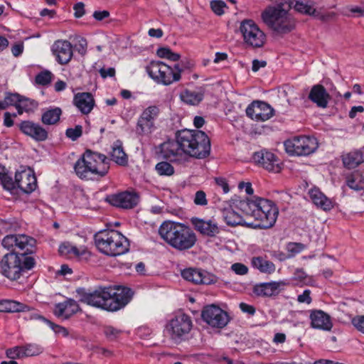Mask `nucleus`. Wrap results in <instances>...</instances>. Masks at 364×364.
I'll return each instance as SVG.
<instances>
[{
    "instance_id": "1",
    "label": "nucleus",
    "mask_w": 364,
    "mask_h": 364,
    "mask_svg": "<svg viewBox=\"0 0 364 364\" xmlns=\"http://www.w3.org/2000/svg\"><path fill=\"white\" fill-rule=\"evenodd\" d=\"M130 289L118 287H99L92 292L81 296V301L87 305L107 311H117L124 307L131 300Z\"/></svg>"
},
{
    "instance_id": "2",
    "label": "nucleus",
    "mask_w": 364,
    "mask_h": 364,
    "mask_svg": "<svg viewBox=\"0 0 364 364\" xmlns=\"http://www.w3.org/2000/svg\"><path fill=\"white\" fill-rule=\"evenodd\" d=\"M292 4L290 0H282L276 6H269L262 11L263 22L274 35L283 36L294 30L295 20L288 12Z\"/></svg>"
},
{
    "instance_id": "3",
    "label": "nucleus",
    "mask_w": 364,
    "mask_h": 364,
    "mask_svg": "<svg viewBox=\"0 0 364 364\" xmlns=\"http://www.w3.org/2000/svg\"><path fill=\"white\" fill-rule=\"evenodd\" d=\"M238 205L245 215L255 219V223L248 224L249 226L267 229L272 227L277 220L278 209L269 200L257 198L242 200Z\"/></svg>"
},
{
    "instance_id": "4",
    "label": "nucleus",
    "mask_w": 364,
    "mask_h": 364,
    "mask_svg": "<svg viewBox=\"0 0 364 364\" xmlns=\"http://www.w3.org/2000/svg\"><path fill=\"white\" fill-rule=\"evenodd\" d=\"M159 234L168 245L178 251L190 250L197 242L193 230L180 223L164 222L159 228Z\"/></svg>"
},
{
    "instance_id": "5",
    "label": "nucleus",
    "mask_w": 364,
    "mask_h": 364,
    "mask_svg": "<svg viewBox=\"0 0 364 364\" xmlns=\"http://www.w3.org/2000/svg\"><path fill=\"white\" fill-rule=\"evenodd\" d=\"M74 169L80 178L92 180L105 176L109 165L105 155L88 149L76 161Z\"/></svg>"
},
{
    "instance_id": "6",
    "label": "nucleus",
    "mask_w": 364,
    "mask_h": 364,
    "mask_svg": "<svg viewBox=\"0 0 364 364\" xmlns=\"http://www.w3.org/2000/svg\"><path fill=\"white\" fill-rule=\"evenodd\" d=\"M176 139L184 154L197 159H203L210 154V141L207 134L198 130L184 129L178 132Z\"/></svg>"
},
{
    "instance_id": "7",
    "label": "nucleus",
    "mask_w": 364,
    "mask_h": 364,
    "mask_svg": "<svg viewBox=\"0 0 364 364\" xmlns=\"http://www.w3.org/2000/svg\"><path fill=\"white\" fill-rule=\"evenodd\" d=\"M98 250L109 256H117L127 252L129 241L119 232L114 230H103L95 235Z\"/></svg>"
},
{
    "instance_id": "8",
    "label": "nucleus",
    "mask_w": 364,
    "mask_h": 364,
    "mask_svg": "<svg viewBox=\"0 0 364 364\" xmlns=\"http://www.w3.org/2000/svg\"><path fill=\"white\" fill-rule=\"evenodd\" d=\"M34 259L24 253L11 252L6 254L0 263L1 273L10 280L20 278L25 269L34 266Z\"/></svg>"
},
{
    "instance_id": "9",
    "label": "nucleus",
    "mask_w": 364,
    "mask_h": 364,
    "mask_svg": "<svg viewBox=\"0 0 364 364\" xmlns=\"http://www.w3.org/2000/svg\"><path fill=\"white\" fill-rule=\"evenodd\" d=\"M146 70L153 80L164 85L179 81L183 70L178 63L172 68L160 61L151 62Z\"/></svg>"
},
{
    "instance_id": "10",
    "label": "nucleus",
    "mask_w": 364,
    "mask_h": 364,
    "mask_svg": "<svg viewBox=\"0 0 364 364\" xmlns=\"http://www.w3.org/2000/svg\"><path fill=\"white\" fill-rule=\"evenodd\" d=\"M286 151L292 156H308L318 147L317 139L313 136H294L285 141Z\"/></svg>"
},
{
    "instance_id": "11",
    "label": "nucleus",
    "mask_w": 364,
    "mask_h": 364,
    "mask_svg": "<svg viewBox=\"0 0 364 364\" xmlns=\"http://www.w3.org/2000/svg\"><path fill=\"white\" fill-rule=\"evenodd\" d=\"M240 31L242 35L244 42L247 46L253 48H260L264 44L266 36L253 21L245 20L242 21Z\"/></svg>"
},
{
    "instance_id": "12",
    "label": "nucleus",
    "mask_w": 364,
    "mask_h": 364,
    "mask_svg": "<svg viewBox=\"0 0 364 364\" xmlns=\"http://www.w3.org/2000/svg\"><path fill=\"white\" fill-rule=\"evenodd\" d=\"M201 317L208 325L215 328H223L230 321L228 313L214 304L205 306L201 312Z\"/></svg>"
},
{
    "instance_id": "13",
    "label": "nucleus",
    "mask_w": 364,
    "mask_h": 364,
    "mask_svg": "<svg viewBox=\"0 0 364 364\" xmlns=\"http://www.w3.org/2000/svg\"><path fill=\"white\" fill-rule=\"evenodd\" d=\"M159 114V108L153 105L146 108L139 117L136 126V133L139 136H145L151 133L154 129V120Z\"/></svg>"
},
{
    "instance_id": "14",
    "label": "nucleus",
    "mask_w": 364,
    "mask_h": 364,
    "mask_svg": "<svg viewBox=\"0 0 364 364\" xmlns=\"http://www.w3.org/2000/svg\"><path fill=\"white\" fill-rule=\"evenodd\" d=\"M192 328L191 318L185 314H178L175 316L166 326L167 331L172 338H181L187 334Z\"/></svg>"
},
{
    "instance_id": "15",
    "label": "nucleus",
    "mask_w": 364,
    "mask_h": 364,
    "mask_svg": "<svg viewBox=\"0 0 364 364\" xmlns=\"http://www.w3.org/2000/svg\"><path fill=\"white\" fill-rule=\"evenodd\" d=\"M160 147L162 157L170 161L181 163L187 159L178 139L176 141H166Z\"/></svg>"
},
{
    "instance_id": "16",
    "label": "nucleus",
    "mask_w": 364,
    "mask_h": 364,
    "mask_svg": "<svg viewBox=\"0 0 364 364\" xmlns=\"http://www.w3.org/2000/svg\"><path fill=\"white\" fill-rule=\"evenodd\" d=\"M246 114L253 120L264 122L273 116L274 109L266 102L255 101L247 107Z\"/></svg>"
},
{
    "instance_id": "17",
    "label": "nucleus",
    "mask_w": 364,
    "mask_h": 364,
    "mask_svg": "<svg viewBox=\"0 0 364 364\" xmlns=\"http://www.w3.org/2000/svg\"><path fill=\"white\" fill-rule=\"evenodd\" d=\"M253 160L270 172L279 173L282 169L279 160L273 153L268 151L262 150L255 152Z\"/></svg>"
},
{
    "instance_id": "18",
    "label": "nucleus",
    "mask_w": 364,
    "mask_h": 364,
    "mask_svg": "<svg viewBox=\"0 0 364 364\" xmlns=\"http://www.w3.org/2000/svg\"><path fill=\"white\" fill-rule=\"evenodd\" d=\"M183 278L195 284H210L216 282L215 277L206 272L187 268L181 272Z\"/></svg>"
},
{
    "instance_id": "19",
    "label": "nucleus",
    "mask_w": 364,
    "mask_h": 364,
    "mask_svg": "<svg viewBox=\"0 0 364 364\" xmlns=\"http://www.w3.org/2000/svg\"><path fill=\"white\" fill-rule=\"evenodd\" d=\"M309 318L313 328L329 331L333 327L331 316L322 310L310 311Z\"/></svg>"
},
{
    "instance_id": "20",
    "label": "nucleus",
    "mask_w": 364,
    "mask_h": 364,
    "mask_svg": "<svg viewBox=\"0 0 364 364\" xmlns=\"http://www.w3.org/2000/svg\"><path fill=\"white\" fill-rule=\"evenodd\" d=\"M19 128L24 134L36 141H43L48 139V132L38 124L23 121L20 124Z\"/></svg>"
},
{
    "instance_id": "21",
    "label": "nucleus",
    "mask_w": 364,
    "mask_h": 364,
    "mask_svg": "<svg viewBox=\"0 0 364 364\" xmlns=\"http://www.w3.org/2000/svg\"><path fill=\"white\" fill-rule=\"evenodd\" d=\"M139 196L134 193L122 192L113 195L109 198V203L116 207L130 209L137 205Z\"/></svg>"
},
{
    "instance_id": "22",
    "label": "nucleus",
    "mask_w": 364,
    "mask_h": 364,
    "mask_svg": "<svg viewBox=\"0 0 364 364\" xmlns=\"http://www.w3.org/2000/svg\"><path fill=\"white\" fill-rule=\"evenodd\" d=\"M16 185L23 192L31 193L36 188V178L30 171L16 172L15 175Z\"/></svg>"
},
{
    "instance_id": "23",
    "label": "nucleus",
    "mask_w": 364,
    "mask_h": 364,
    "mask_svg": "<svg viewBox=\"0 0 364 364\" xmlns=\"http://www.w3.org/2000/svg\"><path fill=\"white\" fill-rule=\"evenodd\" d=\"M53 54L60 64L68 63L72 58V45L68 41H57L52 47Z\"/></svg>"
},
{
    "instance_id": "24",
    "label": "nucleus",
    "mask_w": 364,
    "mask_h": 364,
    "mask_svg": "<svg viewBox=\"0 0 364 364\" xmlns=\"http://www.w3.org/2000/svg\"><path fill=\"white\" fill-rule=\"evenodd\" d=\"M308 98L321 108L327 107L328 102L331 100L330 95L328 93L326 88L319 84L315 85L311 87Z\"/></svg>"
},
{
    "instance_id": "25",
    "label": "nucleus",
    "mask_w": 364,
    "mask_h": 364,
    "mask_svg": "<svg viewBox=\"0 0 364 364\" xmlns=\"http://www.w3.org/2000/svg\"><path fill=\"white\" fill-rule=\"evenodd\" d=\"M309 196L313 203L323 211H330L334 207L333 200L328 198L318 188H311L309 191Z\"/></svg>"
},
{
    "instance_id": "26",
    "label": "nucleus",
    "mask_w": 364,
    "mask_h": 364,
    "mask_svg": "<svg viewBox=\"0 0 364 364\" xmlns=\"http://www.w3.org/2000/svg\"><path fill=\"white\" fill-rule=\"evenodd\" d=\"M191 223L195 229L203 235L214 237L219 233V228L213 220H204L196 218L191 219Z\"/></svg>"
},
{
    "instance_id": "27",
    "label": "nucleus",
    "mask_w": 364,
    "mask_h": 364,
    "mask_svg": "<svg viewBox=\"0 0 364 364\" xmlns=\"http://www.w3.org/2000/svg\"><path fill=\"white\" fill-rule=\"evenodd\" d=\"M284 286L282 282L263 283L256 285L254 292L259 296H272L278 294Z\"/></svg>"
},
{
    "instance_id": "28",
    "label": "nucleus",
    "mask_w": 364,
    "mask_h": 364,
    "mask_svg": "<svg viewBox=\"0 0 364 364\" xmlns=\"http://www.w3.org/2000/svg\"><path fill=\"white\" fill-rule=\"evenodd\" d=\"M74 105L83 114L90 113L94 107L95 100L90 92L77 93L74 97Z\"/></svg>"
},
{
    "instance_id": "29",
    "label": "nucleus",
    "mask_w": 364,
    "mask_h": 364,
    "mask_svg": "<svg viewBox=\"0 0 364 364\" xmlns=\"http://www.w3.org/2000/svg\"><path fill=\"white\" fill-rule=\"evenodd\" d=\"M80 310L79 305L73 299H68L55 305L54 314L58 317L68 318Z\"/></svg>"
},
{
    "instance_id": "30",
    "label": "nucleus",
    "mask_w": 364,
    "mask_h": 364,
    "mask_svg": "<svg viewBox=\"0 0 364 364\" xmlns=\"http://www.w3.org/2000/svg\"><path fill=\"white\" fill-rule=\"evenodd\" d=\"M343 163L348 168H353L364 162V149L354 150L342 156Z\"/></svg>"
},
{
    "instance_id": "31",
    "label": "nucleus",
    "mask_w": 364,
    "mask_h": 364,
    "mask_svg": "<svg viewBox=\"0 0 364 364\" xmlns=\"http://www.w3.org/2000/svg\"><path fill=\"white\" fill-rule=\"evenodd\" d=\"M291 1V0H290ZM293 7L297 12L309 15V16H318V11H317L315 5L316 3L311 0H298L295 2L292 1Z\"/></svg>"
},
{
    "instance_id": "32",
    "label": "nucleus",
    "mask_w": 364,
    "mask_h": 364,
    "mask_svg": "<svg viewBox=\"0 0 364 364\" xmlns=\"http://www.w3.org/2000/svg\"><path fill=\"white\" fill-rule=\"evenodd\" d=\"M203 91L195 92L188 89L184 90L179 95V97L182 102L193 106L198 105L203 100Z\"/></svg>"
},
{
    "instance_id": "33",
    "label": "nucleus",
    "mask_w": 364,
    "mask_h": 364,
    "mask_svg": "<svg viewBox=\"0 0 364 364\" xmlns=\"http://www.w3.org/2000/svg\"><path fill=\"white\" fill-rule=\"evenodd\" d=\"M127 155L124 151L122 142L117 141L112 146L111 159L116 164L124 166L127 164Z\"/></svg>"
},
{
    "instance_id": "34",
    "label": "nucleus",
    "mask_w": 364,
    "mask_h": 364,
    "mask_svg": "<svg viewBox=\"0 0 364 364\" xmlns=\"http://www.w3.org/2000/svg\"><path fill=\"white\" fill-rule=\"evenodd\" d=\"M26 309H28V307L27 306L14 300L0 301L1 312L24 311Z\"/></svg>"
},
{
    "instance_id": "35",
    "label": "nucleus",
    "mask_w": 364,
    "mask_h": 364,
    "mask_svg": "<svg viewBox=\"0 0 364 364\" xmlns=\"http://www.w3.org/2000/svg\"><path fill=\"white\" fill-rule=\"evenodd\" d=\"M36 240L26 235H18L16 236V248L20 250H25L23 252L26 256L28 252H31V249L34 247Z\"/></svg>"
},
{
    "instance_id": "36",
    "label": "nucleus",
    "mask_w": 364,
    "mask_h": 364,
    "mask_svg": "<svg viewBox=\"0 0 364 364\" xmlns=\"http://www.w3.org/2000/svg\"><path fill=\"white\" fill-rule=\"evenodd\" d=\"M346 184L355 191L364 189V176L359 172H354L346 177Z\"/></svg>"
},
{
    "instance_id": "37",
    "label": "nucleus",
    "mask_w": 364,
    "mask_h": 364,
    "mask_svg": "<svg viewBox=\"0 0 364 364\" xmlns=\"http://www.w3.org/2000/svg\"><path fill=\"white\" fill-rule=\"evenodd\" d=\"M61 114L62 110L59 107L48 109L42 114L41 121L44 124H55L60 120Z\"/></svg>"
},
{
    "instance_id": "38",
    "label": "nucleus",
    "mask_w": 364,
    "mask_h": 364,
    "mask_svg": "<svg viewBox=\"0 0 364 364\" xmlns=\"http://www.w3.org/2000/svg\"><path fill=\"white\" fill-rule=\"evenodd\" d=\"M252 266L263 273H272L275 270L274 264L268 260L260 257H253L252 259Z\"/></svg>"
},
{
    "instance_id": "39",
    "label": "nucleus",
    "mask_w": 364,
    "mask_h": 364,
    "mask_svg": "<svg viewBox=\"0 0 364 364\" xmlns=\"http://www.w3.org/2000/svg\"><path fill=\"white\" fill-rule=\"evenodd\" d=\"M224 219L227 224L232 226L247 223L243 218L233 210H228L224 212Z\"/></svg>"
},
{
    "instance_id": "40",
    "label": "nucleus",
    "mask_w": 364,
    "mask_h": 364,
    "mask_svg": "<svg viewBox=\"0 0 364 364\" xmlns=\"http://www.w3.org/2000/svg\"><path fill=\"white\" fill-rule=\"evenodd\" d=\"M23 357L37 356L43 353V348L36 343L21 346Z\"/></svg>"
},
{
    "instance_id": "41",
    "label": "nucleus",
    "mask_w": 364,
    "mask_h": 364,
    "mask_svg": "<svg viewBox=\"0 0 364 364\" xmlns=\"http://www.w3.org/2000/svg\"><path fill=\"white\" fill-rule=\"evenodd\" d=\"M59 252L62 255H74L77 257L84 255L85 251L82 250L80 251L76 247L71 245L70 243H63L59 247Z\"/></svg>"
},
{
    "instance_id": "42",
    "label": "nucleus",
    "mask_w": 364,
    "mask_h": 364,
    "mask_svg": "<svg viewBox=\"0 0 364 364\" xmlns=\"http://www.w3.org/2000/svg\"><path fill=\"white\" fill-rule=\"evenodd\" d=\"M157 55L161 58H166L169 60L176 62L179 60L181 55L177 53H173L168 48H160L157 50Z\"/></svg>"
},
{
    "instance_id": "43",
    "label": "nucleus",
    "mask_w": 364,
    "mask_h": 364,
    "mask_svg": "<svg viewBox=\"0 0 364 364\" xmlns=\"http://www.w3.org/2000/svg\"><path fill=\"white\" fill-rule=\"evenodd\" d=\"M156 170L160 175L171 176L174 173L173 167L168 162H160L156 166Z\"/></svg>"
},
{
    "instance_id": "44",
    "label": "nucleus",
    "mask_w": 364,
    "mask_h": 364,
    "mask_svg": "<svg viewBox=\"0 0 364 364\" xmlns=\"http://www.w3.org/2000/svg\"><path fill=\"white\" fill-rule=\"evenodd\" d=\"M120 329L114 328L112 326H107L104 328V333L109 341H115L122 334Z\"/></svg>"
},
{
    "instance_id": "45",
    "label": "nucleus",
    "mask_w": 364,
    "mask_h": 364,
    "mask_svg": "<svg viewBox=\"0 0 364 364\" xmlns=\"http://www.w3.org/2000/svg\"><path fill=\"white\" fill-rule=\"evenodd\" d=\"M210 7L216 15L221 16L224 14V9L227 5L221 0H213L210 1Z\"/></svg>"
},
{
    "instance_id": "46",
    "label": "nucleus",
    "mask_w": 364,
    "mask_h": 364,
    "mask_svg": "<svg viewBox=\"0 0 364 364\" xmlns=\"http://www.w3.org/2000/svg\"><path fill=\"white\" fill-rule=\"evenodd\" d=\"M82 134V127L81 125H76L75 128H69L66 130V136L75 141Z\"/></svg>"
},
{
    "instance_id": "47",
    "label": "nucleus",
    "mask_w": 364,
    "mask_h": 364,
    "mask_svg": "<svg viewBox=\"0 0 364 364\" xmlns=\"http://www.w3.org/2000/svg\"><path fill=\"white\" fill-rule=\"evenodd\" d=\"M353 327L361 333L364 334V315H358L351 319Z\"/></svg>"
},
{
    "instance_id": "48",
    "label": "nucleus",
    "mask_w": 364,
    "mask_h": 364,
    "mask_svg": "<svg viewBox=\"0 0 364 364\" xmlns=\"http://www.w3.org/2000/svg\"><path fill=\"white\" fill-rule=\"evenodd\" d=\"M52 74L49 71H44L36 77V82L37 84L45 85L48 84L51 80Z\"/></svg>"
},
{
    "instance_id": "49",
    "label": "nucleus",
    "mask_w": 364,
    "mask_h": 364,
    "mask_svg": "<svg viewBox=\"0 0 364 364\" xmlns=\"http://www.w3.org/2000/svg\"><path fill=\"white\" fill-rule=\"evenodd\" d=\"M6 354L8 358L13 359V360L23 358L21 346H16V347L8 349L6 352Z\"/></svg>"
},
{
    "instance_id": "50",
    "label": "nucleus",
    "mask_w": 364,
    "mask_h": 364,
    "mask_svg": "<svg viewBox=\"0 0 364 364\" xmlns=\"http://www.w3.org/2000/svg\"><path fill=\"white\" fill-rule=\"evenodd\" d=\"M33 102L27 100V99H22L21 96H19V101H18V104L16 105V107L18 110V113L19 114H22L23 112H28V105H33Z\"/></svg>"
},
{
    "instance_id": "51",
    "label": "nucleus",
    "mask_w": 364,
    "mask_h": 364,
    "mask_svg": "<svg viewBox=\"0 0 364 364\" xmlns=\"http://www.w3.org/2000/svg\"><path fill=\"white\" fill-rule=\"evenodd\" d=\"M19 95L18 94H9L6 96L4 100L3 101L4 106H5V109L9 106L16 105L18 104V101H19Z\"/></svg>"
},
{
    "instance_id": "52",
    "label": "nucleus",
    "mask_w": 364,
    "mask_h": 364,
    "mask_svg": "<svg viewBox=\"0 0 364 364\" xmlns=\"http://www.w3.org/2000/svg\"><path fill=\"white\" fill-rule=\"evenodd\" d=\"M16 236L15 235H9L6 236L2 240V245L9 250L12 247H16Z\"/></svg>"
},
{
    "instance_id": "53",
    "label": "nucleus",
    "mask_w": 364,
    "mask_h": 364,
    "mask_svg": "<svg viewBox=\"0 0 364 364\" xmlns=\"http://www.w3.org/2000/svg\"><path fill=\"white\" fill-rule=\"evenodd\" d=\"M48 325L51 328V329L53 330V331L55 333L62 335L63 337H67L69 334L68 329L61 326L53 323L50 320L49 321H48Z\"/></svg>"
},
{
    "instance_id": "54",
    "label": "nucleus",
    "mask_w": 364,
    "mask_h": 364,
    "mask_svg": "<svg viewBox=\"0 0 364 364\" xmlns=\"http://www.w3.org/2000/svg\"><path fill=\"white\" fill-rule=\"evenodd\" d=\"M194 203L198 205H206L208 200L206 199L205 193L203 191H198L195 194Z\"/></svg>"
},
{
    "instance_id": "55",
    "label": "nucleus",
    "mask_w": 364,
    "mask_h": 364,
    "mask_svg": "<svg viewBox=\"0 0 364 364\" xmlns=\"http://www.w3.org/2000/svg\"><path fill=\"white\" fill-rule=\"evenodd\" d=\"M0 181L3 187L8 191H11L15 188L16 183L13 181L12 178L7 173L2 176Z\"/></svg>"
},
{
    "instance_id": "56",
    "label": "nucleus",
    "mask_w": 364,
    "mask_h": 364,
    "mask_svg": "<svg viewBox=\"0 0 364 364\" xmlns=\"http://www.w3.org/2000/svg\"><path fill=\"white\" fill-rule=\"evenodd\" d=\"M304 249V245L301 243L290 242L287 245V250L291 254H296Z\"/></svg>"
},
{
    "instance_id": "57",
    "label": "nucleus",
    "mask_w": 364,
    "mask_h": 364,
    "mask_svg": "<svg viewBox=\"0 0 364 364\" xmlns=\"http://www.w3.org/2000/svg\"><path fill=\"white\" fill-rule=\"evenodd\" d=\"M231 269L233 272H235L237 274L244 275L247 273L248 269L247 267L241 263H235L232 265Z\"/></svg>"
},
{
    "instance_id": "58",
    "label": "nucleus",
    "mask_w": 364,
    "mask_h": 364,
    "mask_svg": "<svg viewBox=\"0 0 364 364\" xmlns=\"http://www.w3.org/2000/svg\"><path fill=\"white\" fill-rule=\"evenodd\" d=\"M311 291L309 289H306L304 291V292L298 296L297 301L299 303H306L307 304H309L311 303Z\"/></svg>"
},
{
    "instance_id": "59",
    "label": "nucleus",
    "mask_w": 364,
    "mask_h": 364,
    "mask_svg": "<svg viewBox=\"0 0 364 364\" xmlns=\"http://www.w3.org/2000/svg\"><path fill=\"white\" fill-rule=\"evenodd\" d=\"M216 184L223 188L225 193H227L230 191L229 185L227 180L224 178L219 177L215 179Z\"/></svg>"
},
{
    "instance_id": "60",
    "label": "nucleus",
    "mask_w": 364,
    "mask_h": 364,
    "mask_svg": "<svg viewBox=\"0 0 364 364\" xmlns=\"http://www.w3.org/2000/svg\"><path fill=\"white\" fill-rule=\"evenodd\" d=\"M23 50V43L22 42L14 44L11 48V53L15 57L19 56Z\"/></svg>"
},
{
    "instance_id": "61",
    "label": "nucleus",
    "mask_w": 364,
    "mask_h": 364,
    "mask_svg": "<svg viewBox=\"0 0 364 364\" xmlns=\"http://www.w3.org/2000/svg\"><path fill=\"white\" fill-rule=\"evenodd\" d=\"M75 16L76 18L82 17L85 14V5L83 3H77L74 6Z\"/></svg>"
},
{
    "instance_id": "62",
    "label": "nucleus",
    "mask_w": 364,
    "mask_h": 364,
    "mask_svg": "<svg viewBox=\"0 0 364 364\" xmlns=\"http://www.w3.org/2000/svg\"><path fill=\"white\" fill-rule=\"evenodd\" d=\"M350 12L354 14L355 17L364 16V7L360 6H350L348 8Z\"/></svg>"
},
{
    "instance_id": "63",
    "label": "nucleus",
    "mask_w": 364,
    "mask_h": 364,
    "mask_svg": "<svg viewBox=\"0 0 364 364\" xmlns=\"http://www.w3.org/2000/svg\"><path fill=\"white\" fill-rule=\"evenodd\" d=\"M100 73L103 78L108 76L114 77L115 75V70L114 68H109L107 69L102 68L100 70Z\"/></svg>"
},
{
    "instance_id": "64",
    "label": "nucleus",
    "mask_w": 364,
    "mask_h": 364,
    "mask_svg": "<svg viewBox=\"0 0 364 364\" xmlns=\"http://www.w3.org/2000/svg\"><path fill=\"white\" fill-rule=\"evenodd\" d=\"M28 319L33 321H40L43 322L48 324V321H49L48 319L46 318L43 316L37 314V313H31L29 316Z\"/></svg>"
}]
</instances>
